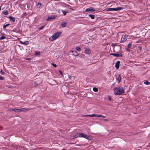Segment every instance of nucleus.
Returning a JSON list of instances; mask_svg holds the SVG:
<instances>
[{
  "mask_svg": "<svg viewBox=\"0 0 150 150\" xmlns=\"http://www.w3.org/2000/svg\"><path fill=\"white\" fill-rule=\"evenodd\" d=\"M114 93L115 95H120L124 92L123 88L119 87L115 88L114 90Z\"/></svg>",
  "mask_w": 150,
  "mask_h": 150,
  "instance_id": "nucleus-1",
  "label": "nucleus"
},
{
  "mask_svg": "<svg viewBox=\"0 0 150 150\" xmlns=\"http://www.w3.org/2000/svg\"><path fill=\"white\" fill-rule=\"evenodd\" d=\"M61 35V33L60 32L56 33L49 38V40L52 41H53Z\"/></svg>",
  "mask_w": 150,
  "mask_h": 150,
  "instance_id": "nucleus-2",
  "label": "nucleus"
},
{
  "mask_svg": "<svg viewBox=\"0 0 150 150\" xmlns=\"http://www.w3.org/2000/svg\"><path fill=\"white\" fill-rule=\"evenodd\" d=\"M80 137H83L88 140H91L92 139V138L91 137L88 136L83 133H81Z\"/></svg>",
  "mask_w": 150,
  "mask_h": 150,
  "instance_id": "nucleus-3",
  "label": "nucleus"
},
{
  "mask_svg": "<svg viewBox=\"0 0 150 150\" xmlns=\"http://www.w3.org/2000/svg\"><path fill=\"white\" fill-rule=\"evenodd\" d=\"M122 9V8L119 7L116 8H108V11H117Z\"/></svg>",
  "mask_w": 150,
  "mask_h": 150,
  "instance_id": "nucleus-4",
  "label": "nucleus"
},
{
  "mask_svg": "<svg viewBox=\"0 0 150 150\" xmlns=\"http://www.w3.org/2000/svg\"><path fill=\"white\" fill-rule=\"evenodd\" d=\"M128 36V35H123L121 38V42H125L127 40Z\"/></svg>",
  "mask_w": 150,
  "mask_h": 150,
  "instance_id": "nucleus-5",
  "label": "nucleus"
},
{
  "mask_svg": "<svg viewBox=\"0 0 150 150\" xmlns=\"http://www.w3.org/2000/svg\"><path fill=\"white\" fill-rule=\"evenodd\" d=\"M56 16L54 15L50 16L47 19V21L52 20V19H55L56 17Z\"/></svg>",
  "mask_w": 150,
  "mask_h": 150,
  "instance_id": "nucleus-6",
  "label": "nucleus"
},
{
  "mask_svg": "<svg viewBox=\"0 0 150 150\" xmlns=\"http://www.w3.org/2000/svg\"><path fill=\"white\" fill-rule=\"evenodd\" d=\"M95 11V10L92 7H91L89 8H87L86 9V12H89V11H92L93 12Z\"/></svg>",
  "mask_w": 150,
  "mask_h": 150,
  "instance_id": "nucleus-7",
  "label": "nucleus"
},
{
  "mask_svg": "<svg viewBox=\"0 0 150 150\" xmlns=\"http://www.w3.org/2000/svg\"><path fill=\"white\" fill-rule=\"evenodd\" d=\"M111 54L114 56L116 57H120L122 56V54H121L112 53Z\"/></svg>",
  "mask_w": 150,
  "mask_h": 150,
  "instance_id": "nucleus-8",
  "label": "nucleus"
},
{
  "mask_svg": "<svg viewBox=\"0 0 150 150\" xmlns=\"http://www.w3.org/2000/svg\"><path fill=\"white\" fill-rule=\"evenodd\" d=\"M30 110V109L28 108H22L21 109H19V112H25L26 111H27L28 110Z\"/></svg>",
  "mask_w": 150,
  "mask_h": 150,
  "instance_id": "nucleus-9",
  "label": "nucleus"
},
{
  "mask_svg": "<svg viewBox=\"0 0 150 150\" xmlns=\"http://www.w3.org/2000/svg\"><path fill=\"white\" fill-rule=\"evenodd\" d=\"M116 80L118 81V83H119L121 81V78L120 75H119L116 77Z\"/></svg>",
  "mask_w": 150,
  "mask_h": 150,
  "instance_id": "nucleus-10",
  "label": "nucleus"
},
{
  "mask_svg": "<svg viewBox=\"0 0 150 150\" xmlns=\"http://www.w3.org/2000/svg\"><path fill=\"white\" fill-rule=\"evenodd\" d=\"M120 63V62L119 61H118L116 62L115 65V66L116 69H118L119 68Z\"/></svg>",
  "mask_w": 150,
  "mask_h": 150,
  "instance_id": "nucleus-11",
  "label": "nucleus"
},
{
  "mask_svg": "<svg viewBox=\"0 0 150 150\" xmlns=\"http://www.w3.org/2000/svg\"><path fill=\"white\" fill-rule=\"evenodd\" d=\"M85 52L86 54H89L90 53V50L89 48H87L85 50Z\"/></svg>",
  "mask_w": 150,
  "mask_h": 150,
  "instance_id": "nucleus-12",
  "label": "nucleus"
},
{
  "mask_svg": "<svg viewBox=\"0 0 150 150\" xmlns=\"http://www.w3.org/2000/svg\"><path fill=\"white\" fill-rule=\"evenodd\" d=\"M100 115H97L93 114L91 115H89V116L91 117H100Z\"/></svg>",
  "mask_w": 150,
  "mask_h": 150,
  "instance_id": "nucleus-13",
  "label": "nucleus"
},
{
  "mask_svg": "<svg viewBox=\"0 0 150 150\" xmlns=\"http://www.w3.org/2000/svg\"><path fill=\"white\" fill-rule=\"evenodd\" d=\"M9 18L10 19V21H11L14 22L15 21V18L11 16H9Z\"/></svg>",
  "mask_w": 150,
  "mask_h": 150,
  "instance_id": "nucleus-14",
  "label": "nucleus"
},
{
  "mask_svg": "<svg viewBox=\"0 0 150 150\" xmlns=\"http://www.w3.org/2000/svg\"><path fill=\"white\" fill-rule=\"evenodd\" d=\"M73 53L74 55L77 56L78 55V54L77 53V52L76 51H71Z\"/></svg>",
  "mask_w": 150,
  "mask_h": 150,
  "instance_id": "nucleus-15",
  "label": "nucleus"
},
{
  "mask_svg": "<svg viewBox=\"0 0 150 150\" xmlns=\"http://www.w3.org/2000/svg\"><path fill=\"white\" fill-rule=\"evenodd\" d=\"M81 133H77L74 136L75 137H80Z\"/></svg>",
  "mask_w": 150,
  "mask_h": 150,
  "instance_id": "nucleus-16",
  "label": "nucleus"
},
{
  "mask_svg": "<svg viewBox=\"0 0 150 150\" xmlns=\"http://www.w3.org/2000/svg\"><path fill=\"white\" fill-rule=\"evenodd\" d=\"M89 16L92 19H94L95 18V16L93 15L89 14Z\"/></svg>",
  "mask_w": 150,
  "mask_h": 150,
  "instance_id": "nucleus-17",
  "label": "nucleus"
},
{
  "mask_svg": "<svg viewBox=\"0 0 150 150\" xmlns=\"http://www.w3.org/2000/svg\"><path fill=\"white\" fill-rule=\"evenodd\" d=\"M41 5L42 4L40 3H38L37 5V8H40Z\"/></svg>",
  "mask_w": 150,
  "mask_h": 150,
  "instance_id": "nucleus-18",
  "label": "nucleus"
},
{
  "mask_svg": "<svg viewBox=\"0 0 150 150\" xmlns=\"http://www.w3.org/2000/svg\"><path fill=\"white\" fill-rule=\"evenodd\" d=\"M66 25H67V23H62L61 24L62 26L63 27H65L66 26Z\"/></svg>",
  "mask_w": 150,
  "mask_h": 150,
  "instance_id": "nucleus-19",
  "label": "nucleus"
},
{
  "mask_svg": "<svg viewBox=\"0 0 150 150\" xmlns=\"http://www.w3.org/2000/svg\"><path fill=\"white\" fill-rule=\"evenodd\" d=\"M19 109H12L11 110H12L13 111H14L16 112H19Z\"/></svg>",
  "mask_w": 150,
  "mask_h": 150,
  "instance_id": "nucleus-20",
  "label": "nucleus"
},
{
  "mask_svg": "<svg viewBox=\"0 0 150 150\" xmlns=\"http://www.w3.org/2000/svg\"><path fill=\"white\" fill-rule=\"evenodd\" d=\"M29 44V42L28 41H26L24 42H23V44L25 45H27Z\"/></svg>",
  "mask_w": 150,
  "mask_h": 150,
  "instance_id": "nucleus-21",
  "label": "nucleus"
},
{
  "mask_svg": "<svg viewBox=\"0 0 150 150\" xmlns=\"http://www.w3.org/2000/svg\"><path fill=\"white\" fill-rule=\"evenodd\" d=\"M93 91L95 92H97L98 91V89L96 87H94L93 88Z\"/></svg>",
  "mask_w": 150,
  "mask_h": 150,
  "instance_id": "nucleus-22",
  "label": "nucleus"
},
{
  "mask_svg": "<svg viewBox=\"0 0 150 150\" xmlns=\"http://www.w3.org/2000/svg\"><path fill=\"white\" fill-rule=\"evenodd\" d=\"M9 25V24H7L5 25H4V26H3V28L4 29H5L6 28V27Z\"/></svg>",
  "mask_w": 150,
  "mask_h": 150,
  "instance_id": "nucleus-23",
  "label": "nucleus"
},
{
  "mask_svg": "<svg viewBox=\"0 0 150 150\" xmlns=\"http://www.w3.org/2000/svg\"><path fill=\"white\" fill-rule=\"evenodd\" d=\"M144 83L146 85H149L150 84V83L147 81H146L144 82Z\"/></svg>",
  "mask_w": 150,
  "mask_h": 150,
  "instance_id": "nucleus-24",
  "label": "nucleus"
},
{
  "mask_svg": "<svg viewBox=\"0 0 150 150\" xmlns=\"http://www.w3.org/2000/svg\"><path fill=\"white\" fill-rule=\"evenodd\" d=\"M62 11L63 13V15L64 16H65L66 15L67 13V12L65 11L64 10H62Z\"/></svg>",
  "mask_w": 150,
  "mask_h": 150,
  "instance_id": "nucleus-25",
  "label": "nucleus"
},
{
  "mask_svg": "<svg viewBox=\"0 0 150 150\" xmlns=\"http://www.w3.org/2000/svg\"><path fill=\"white\" fill-rule=\"evenodd\" d=\"M5 38V36H2L0 38V40H3Z\"/></svg>",
  "mask_w": 150,
  "mask_h": 150,
  "instance_id": "nucleus-26",
  "label": "nucleus"
},
{
  "mask_svg": "<svg viewBox=\"0 0 150 150\" xmlns=\"http://www.w3.org/2000/svg\"><path fill=\"white\" fill-rule=\"evenodd\" d=\"M76 50L78 51H79L81 49L79 47H76Z\"/></svg>",
  "mask_w": 150,
  "mask_h": 150,
  "instance_id": "nucleus-27",
  "label": "nucleus"
},
{
  "mask_svg": "<svg viewBox=\"0 0 150 150\" xmlns=\"http://www.w3.org/2000/svg\"><path fill=\"white\" fill-rule=\"evenodd\" d=\"M0 73L2 75H4V73L2 70H1L0 71Z\"/></svg>",
  "mask_w": 150,
  "mask_h": 150,
  "instance_id": "nucleus-28",
  "label": "nucleus"
},
{
  "mask_svg": "<svg viewBox=\"0 0 150 150\" xmlns=\"http://www.w3.org/2000/svg\"><path fill=\"white\" fill-rule=\"evenodd\" d=\"M4 14L6 15H7L8 14V12L7 11H4Z\"/></svg>",
  "mask_w": 150,
  "mask_h": 150,
  "instance_id": "nucleus-29",
  "label": "nucleus"
},
{
  "mask_svg": "<svg viewBox=\"0 0 150 150\" xmlns=\"http://www.w3.org/2000/svg\"><path fill=\"white\" fill-rule=\"evenodd\" d=\"M4 79V78L3 77L0 76V80H2Z\"/></svg>",
  "mask_w": 150,
  "mask_h": 150,
  "instance_id": "nucleus-30",
  "label": "nucleus"
},
{
  "mask_svg": "<svg viewBox=\"0 0 150 150\" xmlns=\"http://www.w3.org/2000/svg\"><path fill=\"white\" fill-rule=\"evenodd\" d=\"M131 47H132L131 43H129L128 45V48H130Z\"/></svg>",
  "mask_w": 150,
  "mask_h": 150,
  "instance_id": "nucleus-31",
  "label": "nucleus"
},
{
  "mask_svg": "<svg viewBox=\"0 0 150 150\" xmlns=\"http://www.w3.org/2000/svg\"><path fill=\"white\" fill-rule=\"evenodd\" d=\"M52 64L54 67H57V65L56 64L53 63Z\"/></svg>",
  "mask_w": 150,
  "mask_h": 150,
  "instance_id": "nucleus-32",
  "label": "nucleus"
},
{
  "mask_svg": "<svg viewBox=\"0 0 150 150\" xmlns=\"http://www.w3.org/2000/svg\"><path fill=\"white\" fill-rule=\"evenodd\" d=\"M83 117H87V116H89V115H82V116Z\"/></svg>",
  "mask_w": 150,
  "mask_h": 150,
  "instance_id": "nucleus-33",
  "label": "nucleus"
},
{
  "mask_svg": "<svg viewBox=\"0 0 150 150\" xmlns=\"http://www.w3.org/2000/svg\"><path fill=\"white\" fill-rule=\"evenodd\" d=\"M138 49L140 50H141L142 49V47H138Z\"/></svg>",
  "mask_w": 150,
  "mask_h": 150,
  "instance_id": "nucleus-34",
  "label": "nucleus"
},
{
  "mask_svg": "<svg viewBox=\"0 0 150 150\" xmlns=\"http://www.w3.org/2000/svg\"><path fill=\"white\" fill-rule=\"evenodd\" d=\"M108 99L110 101L111 100V97L110 96H108Z\"/></svg>",
  "mask_w": 150,
  "mask_h": 150,
  "instance_id": "nucleus-35",
  "label": "nucleus"
},
{
  "mask_svg": "<svg viewBox=\"0 0 150 150\" xmlns=\"http://www.w3.org/2000/svg\"><path fill=\"white\" fill-rule=\"evenodd\" d=\"M100 117H105V116H103V115H100Z\"/></svg>",
  "mask_w": 150,
  "mask_h": 150,
  "instance_id": "nucleus-36",
  "label": "nucleus"
},
{
  "mask_svg": "<svg viewBox=\"0 0 150 150\" xmlns=\"http://www.w3.org/2000/svg\"><path fill=\"white\" fill-rule=\"evenodd\" d=\"M59 72L61 74V75L62 74V72L61 71L59 70Z\"/></svg>",
  "mask_w": 150,
  "mask_h": 150,
  "instance_id": "nucleus-37",
  "label": "nucleus"
},
{
  "mask_svg": "<svg viewBox=\"0 0 150 150\" xmlns=\"http://www.w3.org/2000/svg\"><path fill=\"white\" fill-rule=\"evenodd\" d=\"M44 26H42V27H40L39 28V29L40 30H41L43 27H44Z\"/></svg>",
  "mask_w": 150,
  "mask_h": 150,
  "instance_id": "nucleus-38",
  "label": "nucleus"
},
{
  "mask_svg": "<svg viewBox=\"0 0 150 150\" xmlns=\"http://www.w3.org/2000/svg\"><path fill=\"white\" fill-rule=\"evenodd\" d=\"M103 120L105 121H108V120L107 119H103Z\"/></svg>",
  "mask_w": 150,
  "mask_h": 150,
  "instance_id": "nucleus-39",
  "label": "nucleus"
},
{
  "mask_svg": "<svg viewBox=\"0 0 150 150\" xmlns=\"http://www.w3.org/2000/svg\"><path fill=\"white\" fill-rule=\"evenodd\" d=\"M68 76L69 77V78L70 79L71 77V76H70L69 75H68Z\"/></svg>",
  "mask_w": 150,
  "mask_h": 150,
  "instance_id": "nucleus-40",
  "label": "nucleus"
},
{
  "mask_svg": "<svg viewBox=\"0 0 150 150\" xmlns=\"http://www.w3.org/2000/svg\"><path fill=\"white\" fill-rule=\"evenodd\" d=\"M27 60H30V58H28V59H26Z\"/></svg>",
  "mask_w": 150,
  "mask_h": 150,
  "instance_id": "nucleus-41",
  "label": "nucleus"
},
{
  "mask_svg": "<svg viewBox=\"0 0 150 150\" xmlns=\"http://www.w3.org/2000/svg\"><path fill=\"white\" fill-rule=\"evenodd\" d=\"M78 146H82V145H81V144H79V145H78Z\"/></svg>",
  "mask_w": 150,
  "mask_h": 150,
  "instance_id": "nucleus-42",
  "label": "nucleus"
},
{
  "mask_svg": "<svg viewBox=\"0 0 150 150\" xmlns=\"http://www.w3.org/2000/svg\"><path fill=\"white\" fill-rule=\"evenodd\" d=\"M12 109H10L9 110V111H12V110H11Z\"/></svg>",
  "mask_w": 150,
  "mask_h": 150,
  "instance_id": "nucleus-43",
  "label": "nucleus"
},
{
  "mask_svg": "<svg viewBox=\"0 0 150 150\" xmlns=\"http://www.w3.org/2000/svg\"><path fill=\"white\" fill-rule=\"evenodd\" d=\"M23 42H21V43H22V44H23Z\"/></svg>",
  "mask_w": 150,
  "mask_h": 150,
  "instance_id": "nucleus-44",
  "label": "nucleus"
}]
</instances>
